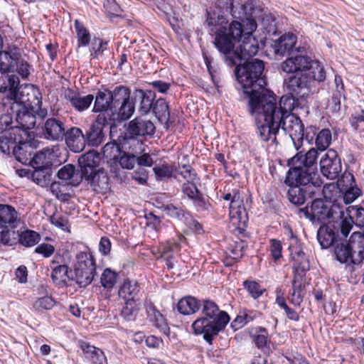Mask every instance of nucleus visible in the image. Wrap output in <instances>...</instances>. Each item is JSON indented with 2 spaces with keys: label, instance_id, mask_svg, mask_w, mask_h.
<instances>
[{
  "label": "nucleus",
  "instance_id": "1",
  "mask_svg": "<svg viewBox=\"0 0 364 364\" xmlns=\"http://www.w3.org/2000/svg\"><path fill=\"white\" fill-rule=\"evenodd\" d=\"M248 108L255 119L261 139L268 141L272 136L276 139L284 120L276 95L269 90L251 91Z\"/></svg>",
  "mask_w": 364,
  "mask_h": 364
},
{
  "label": "nucleus",
  "instance_id": "2",
  "mask_svg": "<svg viewBox=\"0 0 364 364\" xmlns=\"http://www.w3.org/2000/svg\"><path fill=\"white\" fill-rule=\"evenodd\" d=\"M229 14L233 18L231 23H229V55L231 50L234 48V44L237 41H241L248 35L253 33L257 28V22H262L263 26L267 28L264 22L263 10L250 6L238 0H229Z\"/></svg>",
  "mask_w": 364,
  "mask_h": 364
},
{
  "label": "nucleus",
  "instance_id": "3",
  "mask_svg": "<svg viewBox=\"0 0 364 364\" xmlns=\"http://www.w3.org/2000/svg\"><path fill=\"white\" fill-rule=\"evenodd\" d=\"M318 151L310 149L307 152H298L288 160L289 169L287 172L284 183L289 187L307 186L316 174Z\"/></svg>",
  "mask_w": 364,
  "mask_h": 364
},
{
  "label": "nucleus",
  "instance_id": "4",
  "mask_svg": "<svg viewBox=\"0 0 364 364\" xmlns=\"http://www.w3.org/2000/svg\"><path fill=\"white\" fill-rule=\"evenodd\" d=\"M235 66V75L236 80L243 90V92L250 98L251 91L266 90L267 82L263 72L264 70V62L261 60L255 59L252 61L237 62Z\"/></svg>",
  "mask_w": 364,
  "mask_h": 364
},
{
  "label": "nucleus",
  "instance_id": "5",
  "mask_svg": "<svg viewBox=\"0 0 364 364\" xmlns=\"http://www.w3.org/2000/svg\"><path fill=\"white\" fill-rule=\"evenodd\" d=\"M228 324V313L220 311L215 319L199 317L191 325L193 333L196 336L203 335L204 341L209 345L218 333L224 331Z\"/></svg>",
  "mask_w": 364,
  "mask_h": 364
},
{
  "label": "nucleus",
  "instance_id": "6",
  "mask_svg": "<svg viewBox=\"0 0 364 364\" xmlns=\"http://www.w3.org/2000/svg\"><path fill=\"white\" fill-rule=\"evenodd\" d=\"M351 223L350 220H340L321 226L317 231V239L321 247L327 249L332 246L334 248L342 236L348 237L352 230Z\"/></svg>",
  "mask_w": 364,
  "mask_h": 364
},
{
  "label": "nucleus",
  "instance_id": "7",
  "mask_svg": "<svg viewBox=\"0 0 364 364\" xmlns=\"http://www.w3.org/2000/svg\"><path fill=\"white\" fill-rule=\"evenodd\" d=\"M112 102V120H126L133 114L135 107L130 99L131 90L124 85L116 86L110 90Z\"/></svg>",
  "mask_w": 364,
  "mask_h": 364
},
{
  "label": "nucleus",
  "instance_id": "8",
  "mask_svg": "<svg viewBox=\"0 0 364 364\" xmlns=\"http://www.w3.org/2000/svg\"><path fill=\"white\" fill-rule=\"evenodd\" d=\"M97 265L94 256L88 252H80L76 255L74 265L75 282L80 287H86L92 283L97 275Z\"/></svg>",
  "mask_w": 364,
  "mask_h": 364
},
{
  "label": "nucleus",
  "instance_id": "9",
  "mask_svg": "<svg viewBox=\"0 0 364 364\" xmlns=\"http://www.w3.org/2000/svg\"><path fill=\"white\" fill-rule=\"evenodd\" d=\"M259 50L257 40L253 36V33L247 36L241 41H237L234 44V48L231 50L229 55V65H236L237 62L249 60L255 55Z\"/></svg>",
  "mask_w": 364,
  "mask_h": 364
},
{
  "label": "nucleus",
  "instance_id": "10",
  "mask_svg": "<svg viewBox=\"0 0 364 364\" xmlns=\"http://www.w3.org/2000/svg\"><path fill=\"white\" fill-rule=\"evenodd\" d=\"M4 109L11 114L13 118L15 117L18 124L17 127L28 134L29 129L35 127L36 117L34 112L33 109H28L25 106L23 97L20 100L13 101L11 104L4 107Z\"/></svg>",
  "mask_w": 364,
  "mask_h": 364
},
{
  "label": "nucleus",
  "instance_id": "11",
  "mask_svg": "<svg viewBox=\"0 0 364 364\" xmlns=\"http://www.w3.org/2000/svg\"><path fill=\"white\" fill-rule=\"evenodd\" d=\"M207 23L210 31L215 34V46L223 55V59L228 63V19L225 15L218 14L217 20L208 14Z\"/></svg>",
  "mask_w": 364,
  "mask_h": 364
},
{
  "label": "nucleus",
  "instance_id": "12",
  "mask_svg": "<svg viewBox=\"0 0 364 364\" xmlns=\"http://www.w3.org/2000/svg\"><path fill=\"white\" fill-rule=\"evenodd\" d=\"M19 85V78L14 73L0 72V92L6 94L1 102L3 107L23 97Z\"/></svg>",
  "mask_w": 364,
  "mask_h": 364
},
{
  "label": "nucleus",
  "instance_id": "13",
  "mask_svg": "<svg viewBox=\"0 0 364 364\" xmlns=\"http://www.w3.org/2000/svg\"><path fill=\"white\" fill-rule=\"evenodd\" d=\"M299 213L313 223H321L333 217L331 205L320 198L314 200L310 206L300 208Z\"/></svg>",
  "mask_w": 364,
  "mask_h": 364
},
{
  "label": "nucleus",
  "instance_id": "14",
  "mask_svg": "<svg viewBox=\"0 0 364 364\" xmlns=\"http://www.w3.org/2000/svg\"><path fill=\"white\" fill-rule=\"evenodd\" d=\"M291 75L284 79V85L291 94L301 98L306 97L309 92L311 76L302 72L291 73Z\"/></svg>",
  "mask_w": 364,
  "mask_h": 364
},
{
  "label": "nucleus",
  "instance_id": "15",
  "mask_svg": "<svg viewBox=\"0 0 364 364\" xmlns=\"http://www.w3.org/2000/svg\"><path fill=\"white\" fill-rule=\"evenodd\" d=\"M319 166L323 176L329 180L338 178L342 171L341 159L334 149H328L326 151L321 157Z\"/></svg>",
  "mask_w": 364,
  "mask_h": 364
},
{
  "label": "nucleus",
  "instance_id": "16",
  "mask_svg": "<svg viewBox=\"0 0 364 364\" xmlns=\"http://www.w3.org/2000/svg\"><path fill=\"white\" fill-rule=\"evenodd\" d=\"M229 229L234 226L247 227L248 217L243 199L239 193L234 194L231 198L229 193Z\"/></svg>",
  "mask_w": 364,
  "mask_h": 364
},
{
  "label": "nucleus",
  "instance_id": "17",
  "mask_svg": "<svg viewBox=\"0 0 364 364\" xmlns=\"http://www.w3.org/2000/svg\"><path fill=\"white\" fill-rule=\"evenodd\" d=\"M338 186L343 193V202L350 204L363 195V191L356 183L353 173L344 171L338 181Z\"/></svg>",
  "mask_w": 364,
  "mask_h": 364
},
{
  "label": "nucleus",
  "instance_id": "18",
  "mask_svg": "<svg viewBox=\"0 0 364 364\" xmlns=\"http://www.w3.org/2000/svg\"><path fill=\"white\" fill-rule=\"evenodd\" d=\"M29 134L18 127H11L0 135V150L7 155L13 154L18 143L28 138Z\"/></svg>",
  "mask_w": 364,
  "mask_h": 364
},
{
  "label": "nucleus",
  "instance_id": "19",
  "mask_svg": "<svg viewBox=\"0 0 364 364\" xmlns=\"http://www.w3.org/2000/svg\"><path fill=\"white\" fill-rule=\"evenodd\" d=\"M229 230L234 235L237 240H232V243H229V259L237 262L244 255L245 249L247 246V240L249 238L248 233L246 231V227H232Z\"/></svg>",
  "mask_w": 364,
  "mask_h": 364
},
{
  "label": "nucleus",
  "instance_id": "20",
  "mask_svg": "<svg viewBox=\"0 0 364 364\" xmlns=\"http://www.w3.org/2000/svg\"><path fill=\"white\" fill-rule=\"evenodd\" d=\"M66 126L64 121L60 118L49 117L44 122L42 136L51 141H61L64 139Z\"/></svg>",
  "mask_w": 364,
  "mask_h": 364
},
{
  "label": "nucleus",
  "instance_id": "21",
  "mask_svg": "<svg viewBox=\"0 0 364 364\" xmlns=\"http://www.w3.org/2000/svg\"><path fill=\"white\" fill-rule=\"evenodd\" d=\"M313 60L310 56L304 55L298 51L294 55L287 58L281 64L282 70L287 73H296L309 70Z\"/></svg>",
  "mask_w": 364,
  "mask_h": 364
},
{
  "label": "nucleus",
  "instance_id": "22",
  "mask_svg": "<svg viewBox=\"0 0 364 364\" xmlns=\"http://www.w3.org/2000/svg\"><path fill=\"white\" fill-rule=\"evenodd\" d=\"M298 115H290L284 119L280 127L285 133L289 134L295 146L296 144L299 145L304 140V125Z\"/></svg>",
  "mask_w": 364,
  "mask_h": 364
},
{
  "label": "nucleus",
  "instance_id": "23",
  "mask_svg": "<svg viewBox=\"0 0 364 364\" xmlns=\"http://www.w3.org/2000/svg\"><path fill=\"white\" fill-rule=\"evenodd\" d=\"M83 178L96 193L105 194L110 189L109 176L102 168L97 169Z\"/></svg>",
  "mask_w": 364,
  "mask_h": 364
},
{
  "label": "nucleus",
  "instance_id": "24",
  "mask_svg": "<svg viewBox=\"0 0 364 364\" xmlns=\"http://www.w3.org/2000/svg\"><path fill=\"white\" fill-rule=\"evenodd\" d=\"M155 126L151 120L144 119L141 117H135L129 122L128 127L124 133L127 136H143L153 135L155 132Z\"/></svg>",
  "mask_w": 364,
  "mask_h": 364
},
{
  "label": "nucleus",
  "instance_id": "25",
  "mask_svg": "<svg viewBox=\"0 0 364 364\" xmlns=\"http://www.w3.org/2000/svg\"><path fill=\"white\" fill-rule=\"evenodd\" d=\"M64 139L66 145L75 153L82 151L86 146L85 134L78 127H73L66 130Z\"/></svg>",
  "mask_w": 364,
  "mask_h": 364
},
{
  "label": "nucleus",
  "instance_id": "26",
  "mask_svg": "<svg viewBox=\"0 0 364 364\" xmlns=\"http://www.w3.org/2000/svg\"><path fill=\"white\" fill-rule=\"evenodd\" d=\"M78 346L90 364H108L107 357L102 349L82 340L78 341Z\"/></svg>",
  "mask_w": 364,
  "mask_h": 364
},
{
  "label": "nucleus",
  "instance_id": "27",
  "mask_svg": "<svg viewBox=\"0 0 364 364\" xmlns=\"http://www.w3.org/2000/svg\"><path fill=\"white\" fill-rule=\"evenodd\" d=\"M118 141L121 143V149H123V151H127L135 156L146 151V146L137 136L130 134L127 136V134L124 133L118 136Z\"/></svg>",
  "mask_w": 364,
  "mask_h": 364
},
{
  "label": "nucleus",
  "instance_id": "28",
  "mask_svg": "<svg viewBox=\"0 0 364 364\" xmlns=\"http://www.w3.org/2000/svg\"><path fill=\"white\" fill-rule=\"evenodd\" d=\"M278 106L281 108L284 119L290 115L299 114V109H303V105L299 99L289 92L281 97Z\"/></svg>",
  "mask_w": 364,
  "mask_h": 364
},
{
  "label": "nucleus",
  "instance_id": "29",
  "mask_svg": "<svg viewBox=\"0 0 364 364\" xmlns=\"http://www.w3.org/2000/svg\"><path fill=\"white\" fill-rule=\"evenodd\" d=\"M351 252V264H359L364 259V235L360 232H354L349 240Z\"/></svg>",
  "mask_w": 364,
  "mask_h": 364
},
{
  "label": "nucleus",
  "instance_id": "30",
  "mask_svg": "<svg viewBox=\"0 0 364 364\" xmlns=\"http://www.w3.org/2000/svg\"><path fill=\"white\" fill-rule=\"evenodd\" d=\"M100 161V155L95 151H90L82 155L78 159L82 177L87 176L90 173L97 171V167L99 166Z\"/></svg>",
  "mask_w": 364,
  "mask_h": 364
},
{
  "label": "nucleus",
  "instance_id": "31",
  "mask_svg": "<svg viewBox=\"0 0 364 364\" xmlns=\"http://www.w3.org/2000/svg\"><path fill=\"white\" fill-rule=\"evenodd\" d=\"M54 151L53 149L45 148L42 150L33 152L31 157V161L29 162L34 169L36 171H44L48 169L52 166V159Z\"/></svg>",
  "mask_w": 364,
  "mask_h": 364
},
{
  "label": "nucleus",
  "instance_id": "32",
  "mask_svg": "<svg viewBox=\"0 0 364 364\" xmlns=\"http://www.w3.org/2000/svg\"><path fill=\"white\" fill-rule=\"evenodd\" d=\"M248 333L257 349L264 350L269 348L271 335L268 330L263 326H255L248 329Z\"/></svg>",
  "mask_w": 364,
  "mask_h": 364
},
{
  "label": "nucleus",
  "instance_id": "33",
  "mask_svg": "<svg viewBox=\"0 0 364 364\" xmlns=\"http://www.w3.org/2000/svg\"><path fill=\"white\" fill-rule=\"evenodd\" d=\"M134 98L139 102V112L141 114H146L152 110L156 94L150 90H143L136 89L134 90Z\"/></svg>",
  "mask_w": 364,
  "mask_h": 364
},
{
  "label": "nucleus",
  "instance_id": "34",
  "mask_svg": "<svg viewBox=\"0 0 364 364\" xmlns=\"http://www.w3.org/2000/svg\"><path fill=\"white\" fill-rule=\"evenodd\" d=\"M21 54L17 49L0 52V72L14 73Z\"/></svg>",
  "mask_w": 364,
  "mask_h": 364
},
{
  "label": "nucleus",
  "instance_id": "35",
  "mask_svg": "<svg viewBox=\"0 0 364 364\" xmlns=\"http://www.w3.org/2000/svg\"><path fill=\"white\" fill-rule=\"evenodd\" d=\"M110 90L108 89L100 90L95 96L93 112H102L109 110L111 112L110 119L112 120V101Z\"/></svg>",
  "mask_w": 364,
  "mask_h": 364
},
{
  "label": "nucleus",
  "instance_id": "36",
  "mask_svg": "<svg viewBox=\"0 0 364 364\" xmlns=\"http://www.w3.org/2000/svg\"><path fill=\"white\" fill-rule=\"evenodd\" d=\"M140 287L136 281L126 279L119 287L118 296L124 301H139L137 299Z\"/></svg>",
  "mask_w": 364,
  "mask_h": 364
},
{
  "label": "nucleus",
  "instance_id": "37",
  "mask_svg": "<svg viewBox=\"0 0 364 364\" xmlns=\"http://www.w3.org/2000/svg\"><path fill=\"white\" fill-rule=\"evenodd\" d=\"M305 285L303 283V276L299 273L294 274L292 280L291 292L289 294V300L295 306H299L304 296Z\"/></svg>",
  "mask_w": 364,
  "mask_h": 364
},
{
  "label": "nucleus",
  "instance_id": "38",
  "mask_svg": "<svg viewBox=\"0 0 364 364\" xmlns=\"http://www.w3.org/2000/svg\"><path fill=\"white\" fill-rule=\"evenodd\" d=\"M28 139L18 143L16 147L14 149L13 155L22 164H29L33 154L34 148Z\"/></svg>",
  "mask_w": 364,
  "mask_h": 364
},
{
  "label": "nucleus",
  "instance_id": "39",
  "mask_svg": "<svg viewBox=\"0 0 364 364\" xmlns=\"http://www.w3.org/2000/svg\"><path fill=\"white\" fill-rule=\"evenodd\" d=\"M296 41L297 37L291 33H285L282 36L275 42L276 53L281 55H284L285 54L291 55L295 47Z\"/></svg>",
  "mask_w": 364,
  "mask_h": 364
},
{
  "label": "nucleus",
  "instance_id": "40",
  "mask_svg": "<svg viewBox=\"0 0 364 364\" xmlns=\"http://www.w3.org/2000/svg\"><path fill=\"white\" fill-rule=\"evenodd\" d=\"M65 99L77 111L83 112L90 107L94 100V96L92 95L80 96L73 91L69 90L68 92L65 94Z\"/></svg>",
  "mask_w": 364,
  "mask_h": 364
},
{
  "label": "nucleus",
  "instance_id": "41",
  "mask_svg": "<svg viewBox=\"0 0 364 364\" xmlns=\"http://www.w3.org/2000/svg\"><path fill=\"white\" fill-rule=\"evenodd\" d=\"M146 311L148 316L154 326L157 328L162 333L168 336L170 334V328L165 317L153 305L147 307Z\"/></svg>",
  "mask_w": 364,
  "mask_h": 364
},
{
  "label": "nucleus",
  "instance_id": "42",
  "mask_svg": "<svg viewBox=\"0 0 364 364\" xmlns=\"http://www.w3.org/2000/svg\"><path fill=\"white\" fill-rule=\"evenodd\" d=\"M200 301L191 296L181 299L176 306L178 311L183 315L193 314L200 309Z\"/></svg>",
  "mask_w": 364,
  "mask_h": 364
},
{
  "label": "nucleus",
  "instance_id": "43",
  "mask_svg": "<svg viewBox=\"0 0 364 364\" xmlns=\"http://www.w3.org/2000/svg\"><path fill=\"white\" fill-rule=\"evenodd\" d=\"M18 221V214L13 206L0 204V225L16 228Z\"/></svg>",
  "mask_w": 364,
  "mask_h": 364
},
{
  "label": "nucleus",
  "instance_id": "44",
  "mask_svg": "<svg viewBox=\"0 0 364 364\" xmlns=\"http://www.w3.org/2000/svg\"><path fill=\"white\" fill-rule=\"evenodd\" d=\"M346 237L343 236L339 240V242L335 245L333 252L336 259L341 263H350L351 264V252L350 250L349 241L346 240Z\"/></svg>",
  "mask_w": 364,
  "mask_h": 364
},
{
  "label": "nucleus",
  "instance_id": "45",
  "mask_svg": "<svg viewBox=\"0 0 364 364\" xmlns=\"http://www.w3.org/2000/svg\"><path fill=\"white\" fill-rule=\"evenodd\" d=\"M85 139L89 146L97 147L105 141V134L100 127L91 124L85 134Z\"/></svg>",
  "mask_w": 364,
  "mask_h": 364
},
{
  "label": "nucleus",
  "instance_id": "46",
  "mask_svg": "<svg viewBox=\"0 0 364 364\" xmlns=\"http://www.w3.org/2000/svg\"><path fill=\"white\" fill-rule=\"evenodd\" d=\"M58 178L63 181H70V183L73 186L80 184L83 178L82 176L75 174V167L72 164H66L63 166L57 173Z\"/></svg>",
  "mask_w": 364,
  "mask_h": 364
},
{
  "label": "nucleus",
  "instance_id": "47",
  "mask_svg": "<svg viewBox=\"0 0 364 364\" xmlns=\"http://www.w3.org/2000/svg\"><path fill=\"white\" fill-rule=\"evenodd\" d=\"M186 238L181 234H178L176 237H173L166 241L161 247V256L168 255L171 252L179 251L181 247V244L183 243Z\"/></svg>",
  "mask_w": 364,
  "mask_h": 364
},
{
  "label": "nucleus",
  "instance_id": "48",
  "mask_svg": "<svg viewBox=\"0 0 364 364\" xmlns=\"http://www.w3.org/2000/svg\"><path fill=\"white\" fill-rule=\"evenodd\" d=\"M118 278L119 273L107 267L104 269L101 274L100 284L104 289L112 290L117 284Z\"/></svg>",
  "mask_w": 364,
  "mask_h": 364
},
{
  "label": "nucleus",
  "instance_id": "49",
  "mask_svg": "<svg viewBox=\"0 0 364 364\" xmlns=\"http://www.w3.org/2000/svg\"><path fill=\"white\" fill-rule=\"evenodd\" d=\"M139 309V301H124V306L121 311V316L127 321H135Z\"/></svg>",
  "mask_w": 364,
  "mask_h": 364
},
{
  "label": "nucleus",
  "instance_id": "50",
  "mask_svg": "<svg viewBox=\"0 0 364 364\" xmlns=\"http://www.w3.org/2000/svg\"><path fill=\"white\" fill-rule=\"evenodd\" d=\"M349 214L348 218H341V220H350L351 225L355 224L356 226H363L364 225V208L357 205H351L348 208Z\"/></svg>",
  "mask_w": 364,
  "mask_h": 364
},
{
  "label": "nucleus",
  "instance_id": "51",
  "mask_svg": "<svg viewBox=\"0 0 364 364\" xmlns=\"http://www.w3.org/2000/svg\"><path fill=\"white\" fill-rule=\"evenodd\" d=\"M153 112L161 121L167 122L170 117V111L168 103L164 98H159L154 102Z\"/></svg>",
  "mask_w": 364,
  "mask_h": 364
},
{
  "label": "nucleus",
  "instance_id": "52",
  "mask_svg": "<svg viewBox=\"0 0 364 364\" xmlns=\"http://www.w3.org/2000/svg\"><path fill=\"white\" fill-rule=\"evenodd\" d=\"M74 26L77 38L78 47L87 46L90 42V33L84 25L78 20L74 22Z\"/></svg>",
  "mask_w": 364,
  "mask_h": 364
},
{
  "label": "nucleus",
  "instance_id": "53",
  "mask_svg": "<svg viewBox=\"0 0 364 364\" xmlns=\"http://www.w3.org/2000/svg\"><path fill=\"white\" fill-rule=\"evenodd\" d=\"M243 287L254 299H258L266 291V289L255 280L247 279L243 282Z\"/></svg>",
  "mask_w": 364,
  "mask_h": 364
},
{
  "label": "nucleus",
  "instance_id": "54",
  "mask_svg": "<svg viewBox=\"0 0 364 364\" xmlns=\"http://www.w3.org/2000/svg\"><path fill=\"white\" fill-rule=\"evenodd\" d=\"M41 240V235L33 230H27L19 234V242L25 247H33Z\"/></svg>",
  "mask_w": 364,
  "mask_h": 364
},
{
  "label": "nucleus",
  "instance_id": "55",
  "mask_svg": "<svg viewBox=\"0 0 364 364\" xmlns=\"http://www.w3.org/2000/svg\"><path fill=\"white\" fill-rule=\"evenodd\" d=\"M332 136L330 129H323L317 133L315 139L316 148L320 151L326 150L331 143Z\"/></svg>",
  "mask_w": 364,
  "mask_h": 364
},
{
  "label": "nucleus",
  "instance_id": "56",
  "mask_svg": "<svg viewBox=\"0 0 364 364\" xmlns=\"http://www.w3.org/2000/svg\"><path fill=\"white\" fill-rule=\"evenodd\" d=\"M287 195L289 201L294 205H301L305 203L306 191L301 187H289Z\"/></svg>",
  "mask_w": 364,
  "mask_h": 364
},
{
  "label": "nucleus",
  "instance_id": "57",
  "mask_svg": "<svg viewBox=\"0 0 364 364\" xmlns=\"http://www.w3.org/2000/svg\"><path fill=\"white\" fill-rule=\"evenodd\" d=\"M68 267L66 264L52 267L51 278L53 282L59 286L65 283L68 276Z\"/></svg>",
  "mask_w": 364,
  "mask_h": 364
},
{
  "label": "nucleus",
  "instance_id": "58",
  "mask_svg": "<svg viewBox=\"0 0 364 364\" xmlns=\"http://www.w3.org/2000/svg\"><path fill=\"white\" fill-rule=\"evenodd\" d=\"M123 149H121L119 141L107 143L102 148L105 157L111 160H115L120 154Z\"/></svg>",
  "mask_w": 364,
  "mask_h": 364
},
{
  "label": "nucleus",
  "instance_id": "59",
  "mask_svg": "<svg viewBox=\"0 0 364 364\" xmlns=\"http://www.w3.org/2000/svg\"><path fill=\"white\" fill-rule=\"evenodd\" d=\"M201 306H203L202 313L205 315L203 316V318L215 319L219 312L221 311L218 305L214 301L209 299L203 300Z\"/></svg>",
  "mask_w": 364,
  "mask_h": 364
},
{
  "label": "nucleus",
  "instance_id": "60",
  "mask_svg": "<svg viewBox=\"0 0 364 364\" xmlns=\"http://www.w3.org/2000/svg\"><path fill=\"white\" fill-rule=\"evenodd\" d=\"M164 211L168 215L179 220H186V213L181 208L176 206L172 203L166 204L163 206Z\"/></svg>",
  "mask_w": 364,
  "mask_h": 364
},
{
  "label": "nucleus",
  "instance_id": "61",
  "mask_svg": "<svg viewBox=\"0 0 364 364\" xmlns=\"http://www.w3.org/2000/svg\"><path fill=\"white\" fill-rule=\"evenodd\" d=\"M154 174L157 180L162 181L166 178H170L173 175V167L167 163H164L161 165L155 166L153 168Z\"/></svg>",
  "mask_w": 364,
  "mask_h": 364
},
{
  "label": "nucleus",
  "instance_id": "62",
  "mask_svg": "<svg viewBox=\"0 0 364 364\" xmlns=\"http://www.w3.org/2000/svg\"><path fill=\"white\" fill-rule=\"evenodd\" d=\"M135 156L128 153L127 151H122L119 156L114 160L118 161L122 168L126 169H132L136 163Z\"/></svg>",
  "mask_w": 364,
  "mask_h": 364
},
{
  "label": "nucleus",
  "instance_id": "63",
  "mask_svg": "<svg viewBox=\"0 0 364 364\" xmlns=\"http://www.w3.org/2000/svg\"><path fill=\"white\" fill-rule=\"evenodd\" d=\"M311 80H316L318 82H323L326 80V72L323 65L318 61L313 60V63L311 64Z\"/></svg>",
  "mask_w": 364,
  "mask_h": 364
},
{
  "label": "nucleus",
  "instance_id": "64",
  "mask_svg": "<svg viewBox=\"0 0 364 364\" xmlns=\"http://www.w3.org/2000/svg\"><path fill=\"white\" fill-rule=\"evenodd\" d=\"M350 125L355 131L361 132L364 131V109L356 112L350 118Z\"/></svg>",
  "mask_w": 364,
  "mask_h": 364
}]
</instances>
